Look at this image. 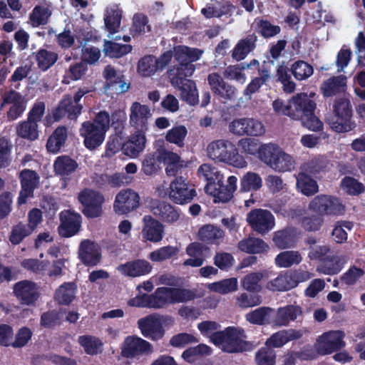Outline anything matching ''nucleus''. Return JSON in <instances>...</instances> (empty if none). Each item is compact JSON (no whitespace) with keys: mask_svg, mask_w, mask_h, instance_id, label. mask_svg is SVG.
Listing matches in <instances>:
<instances>
[{"mask_svg":"<svg viewBox=\"0 0 365 365\" xmlns=\"http://www.w3.org/2000/svg\"><path fill=\"white\" fill-rule=\"evenodd\" d=\"M303 335L302 330L288 329L282 330L272 334L266 341V345L269 347H281L288 341L298 339Z\"/></svg>","mask_w":365,"mask_h":365,"instance_id":"obj_33","label":"nucleus"},{"mask_svg":"<svg viewBox=\"0 0 365 365\" xmlns=\"http://www.w3.org/2000/svg\"><path fill=\"white\" fill-rule=\"evenodd\" d=\"M262 297L257 294L243 292L238 294L236 297L237 306L242 309L256 307L262 304Z\"/></svg>","mask_w":365,"mask_h":365,"instance_id":"obj_64","label":"nucleus"},{"mask_svg":"<svg viewBox=\"0 0 365 365\" xmlns=\"http://www.w3.org/2000/svg\"><path fill=\"white\" fill-rule=\"evenodd\" d=\"M110 127V117L106 112H100L94 120L82 123L79 130L83 138V143L89 150L99 147L104 141L105 135Z\"/></svg>","mask_w":365,"mask_h":365,"instance_id":"obj_2","label":"nucleus"},{"mask_svg":"<svg viewBox=\"0 0 365 365\" xmlns=\"http://www.w3.org/2000/svg\"><path fill=\"white\" fill-rule=\"evenodd\" d=\"M291 70L294 78L302 81L310 77L314 72L313 67L304 61H298L292 65Z\"/></svg>","mask_w":365,"mask_h":365,"instance_id":"obj_63","label":"nucleus"},{"mask_svg":"<svg viewBox=\"0 0 365 365\" xmlns=\"http://www.w3.org/2000/svg\"><path fill=\"white\" fill-rule=\"evenodd\" d=\"M143 223L141 235L143 241L157 243L163 240L165 230L163 223L149 215L143 217Z\"/></svg>","mask_w":365,"mask_h":365,"instance_id":"obj_20","label":"nucleus"},{"mask_svg":"<svg viewBox=\"0 0 365 365\" xmlns=\"http://www.w3.org/2000/svg\"><path fill=\"white\" fill-rule=\"evenodd\" d=\"M38 66L42 71H46L58 60V54L51 50L40 49L36 55Z\"/></svg>","mask_w":365,"mask_h":365,"instance_id":"obj_55","label":"nucleus"},{"mask_svg":"<svg viewBox=\"0 0 365 365\" xmlns=\"http://www.w3.org/2000/svg\"><path fill=\"white\" fill-rule=\"evenodd\" d=\"M67 138V131L65 127H58L48 139L46 148L48 152L56 153L63 146Z\"/></svg>","mask_w":365,"mask_h":365,"instance_id":"obj_44","label":"nucleus"},{"mask_svg":"<svg viewBox=\"0 0 365 365\" xmlns=\"http://www.w3.org/2000/svg\"><path fill=\"white\" fill-rule=\"evenodd\" d=\"M309 210L321 215L339 216L345 212V205L341 200L333 195H319L309 202Z\"/></svg>","mask_w":365,"mask_h":365,"instance_id":"obj_8","label":"nucleus"},{"mask_svg":"<svg viewBox=\"0 0 365 365\" xmlns=\"http://www.w3.org/2000/svg\"><path fill=\"white\" fill-rule=\"evenodd\" d=\"M238 248L248 254H259L266 252L269 246L261 239L248 237L239 242Z\"/></svg>","mask_w":365,"mask_h":365,"instance_id":"obj_39","label":"nucleus"},{"mask_svg":"<svg viewBox=\"0 0 365 365\" xmlns=\"http://www.w3.org/2000/svg\"><path fill=\"white\" fill-rule=\"evenodd\" d=\"M150 263L145 259H136L118 266V271L123 275L138 277L148 274L152 270Z\"/></svg>","mask_w":365,"mask_h":365,"instance_id":"obj_27","label":"nucleus"},{"mask_svg":"<svg viewBox=\"0 0 365 365\" xmlns=\"http://www.w3.org/2000/svg\"><path fill=\"white\" fill-rule=\"evenodd\" d=\"M211 352V349L208 346L200 344L185 350L182 353V357L188 362H194L201 356L210 355Z\"/></svg>","mask_w":365,"mask_h":365,"instance_id":"obj_60","label":"nucleus"},{"mask_svg":"<svg viewBox=\"0 0 365 365\" xmlns=\"http://www.w3.org/2000/svg\"><path fill=\"white\" fill-rule=\"evenodd\" d=\"M171 84L180 91L181 98L191 106L198 103V92L195 83L188 79L180 77L171 78Z\"/></svg>","mask_w":365,"mask_h":365,"instance_id":"obj_25","label":"nucleus"},{"mask_svg":"<svg viewBox=\"0 0 365 365\" xmlns=\"http://www.w3.org/2000/svg\"><path fill=\"white\" fill-rule=\"evenodd\" d=\"M175 58L180 63L196 61L200 58L202 51L197 48H190L179 46L174 49Z\"/></svg>","mask_w":365,"mask_h":365,"instance_id":"obj_49","label":"nucleus"},{"mask_svg":"<svg viewBox=\"0 0 365 365\" xmlns=\"http://www.w3.org/2000/svg\"><path fill=\"white\" fill-rule=\"evenodd\" d=\"M294 165L295 160L293 156L282 148L269 168L276 172L284 173L294 169Z\"/></svg>","mask_w":365,"mask_h":365,"instance_id":"obj_40","label":"nucleus"},{"mask_svg":"<svg viewBox=\"0 0 365 365\" xmlns=\"http://www.w3.org/2000/svg\"><path fill=\"white\" fill-rule=\"evenodd\" d=\"M289 271L282 272L274 279L269 281L266 288L272 292H287L294 289Z\"/></svg>","mask_w":365,"mask_h":365,"instance_id":"obj_36","label":"nucleus"},{"mask_svg":"<svg viewBox=\"0 0 365 365\" xmlns=\"http://www.w3.org/2000/svg\"><path fill=\"white\" fill-rule=\"evenodd\" d=\"M159 71L157 65V58L153 56H146L142 58L138 65V73L144 77H149Z\"/></svg>","mask_w":365,"mask_h":365,"instance_id":"obj_54","label":"nucleus"},{"mask_svg":"<svg viewBox=\"0 0 365 365\" xmlns=\"http://www.w3.org/2000/svg\"><path fill=\"white\" fill-rule=\"evenodd\" d=\"M19 177L21 191L17 202L19 205H23L29 198L33 197L34 190L38 187L40 178L35 171L27 169L21 171Z\"/></svg>","mask_w":365,"mask_h":365,"instance_id":"obj_16","label":"nucleus"},{"mask_svg":"<svg viewBox=\"0 0 365 365\" xmlns=\"http://www.w3.org/2000/svg\"><path fill=\"white\" fill-rule=\"evenodd\" d=\"M296 235L292 230H282L274 233L273 241L279 248L284 249L294 244Z\"/></svg>","mask_w":365,"mask_h":365,"instance_id":"obj_61","label":"nucleus"},{"mask_svg":"<svg viewBox=\"0 0 365 365\" xmlns=\"http://www.w3.org/2000/svg\"><path fill=\"white\" fill-rule=\"evenodd\" d=\"M78 200L84 205L83 213L89 217H96L101 214L103 196L92 190L86 189L78 195Z\"/></svg>","mask_w":365,"mask_h":365,"instance_id":"obj_15","label":"nucleus"},{"mask_svg":"<svg viewBox=\"0 0 365 365\" xmlns=\"http://www.w3.org/2000/svg\"><path fill=\"white\" fill-rule=\"evenodd\" d=\"M78 165L71 158L67 156H61L56 158L54 163L56 173L61 175H68L73 173Z\"/></svg>","mask_w":365,"mask_h":365,"instance_id":"obj_57","label":"nucleus"},{"mask_svg":"<svg viewBox=\"0 0 365 365\" xmlns=\"http://www.w3.org/2000/svg\"><path fill=\"white\" fill-rule=\"evenodd\" d=\"M149 209L155 217L165 223L173 224L180 218L179 211L165 201L152 200Z\"/></svg>","mask_w":365,"mask_h":365,"instance_id":"obj_19","label":"nucleus"},{"mask_svg":"<svg viewBox=\"0 0 365 365\" xmlns=\"http://www.w3.org/2000/svg\"><path fill=\"white\" fill-rule=\"evenodd\" d=\"M297 187L302 194L307 196L314 195L318 191L317 182L305 173H300L298 175Z\"/></svg>","mask_w":365,"mask_h":365,"instance_id":"obj_52","label":"nucleus"},{"mask_svg":"<svg viewBox=\"0 0 365 365\" xmlns=\"http://www.w3.org/2000/svg\"><path fill=\"white\" fill-rule=\"evenodd\" d=\"M263 277L262 272H250L241 279V285L248 292H259L261 290L259 282Z\"/></svg>","mask_w":365,"mask_h":365,"instance_id":"obj_56","label":"nucleus"},{"mask_svg":"<svg viewBox=\"0 0 365 365\" xmlns=\"http://www.w3.org/2000/svg\"><path fill=\"white\" fill-rule=\"evenodd\" d=\"M207 81L213 93L222 99L232 101L236 98V88L233 86L227 83L218 73H210L207 76Z\"/></svg>","mask_w":365,"mask_h":365,"instance_id":"obj_21","label":"nucleus"},{"mask_svg":"<svg viewBox=\"0 0 365 365\" xmlns=\"http://www.w3.org/2000/svg\"><path fill=\"white\" fill-rule=\"evenodd\" d=\"M293 97L289 100L288 104H285L282 100L276 99L272 102L274 111L278 115H287L292 118H296L297 115L293 103Z\"/></svg>","mask_w":365,"mask_h":365,"instance_id":"obj_62","label":"nucleus"},{"mask_svg":"<svg viewBox=\"0 0 365 365\" xmlns=\"http://www.w3.org/2000/svg\"><path fill=\"white\" fill-rule=\"evenodd\" d=\"M78 257L86 266H96L101 259V247L88 240L82 241L78 247Z\"/></svg>","mask_w":365,"mask_h":365,"instance_id":"obj_23","label":"nucleus"},{"mask_svg":"<svg viewBox=\"0 0 365 365\" xmlns=\"http://www.w3.org/2000/svg\"><path fill=\"white\" fill-rule=\"evenodd\" d=\"M174 324V319L169 316L151 314L140 319L138 322V328L142 334L152 340H159L165 334L163 326L169 327Z\"/></svg>","mask_w":365,"mask_h":365,"instance_id":"obj_7","label":"nucleus"},{"mask_svg":"<svg viewBox=\"0 0 365 365\" xmlns=\"http://www.w3.org/2000/svg\"><path fill=\"white\" fill-rule=\"evenodd\" d=\"M302 260L301 254L297 251H284L278 254L274 262L277 267L288 268L294 264H299Z\"/></svg>","mask_w":365,"mask_h":365,"instance_id":"obj_46","label":"nucleus"},{"mask_svg":"<svg viewBox=\"0 0 365 365\" xmlns=\"http://www.w3.org/2000/svg\"><path fill=\"white\" fill-rule=\"evenodd\" d=\"M1 108L8 107L6 117L9 120L20 118L26 108V101L19 93L10 91L2 97Z\"/></svg>","mask_w":365,"mask_h":365,"instance_id":"obj_14","label":"nucleus"},{"mask_svg":"<svg viewBox=\"0 0 365 365\" xmlns=\"http://www.w3.org/2000/svg\"><path fill=\"white\" fill-rule=\"evenodd\" d=\"M152 344L135 336H128L121 345V355L127 358H135L139 356L153 353Z\"/></svg>","mask_w":365,"mask_h":365,"instance_id":"obj_11","label":"nucleus"},{"mask_svg":"<svg viewBox=\"0 0 365 365\" xmlns=\"http://www.w3.org/2000/svg\"><path fill=\"white\" fill-rule=\"evenodd\" d=\"M61 225L58 227L59 235L63 237H69L76 235L81 227L80 215L64 210L60 215Z\"/></svg>","mask_w":365,"mask_h":365,"instance_id":"obj_26","label":"nucleus"},{"mask_svg":"<svg viewBox=\"0 0 365 365\" xmlns=\"http://www.w3.org/2000/svg\"><path fill=\"white\" fill-rule=\"evenodd\" d=\"M122 11L117 5L108 7L104 15V22L106 29L110 34L118 31L120 26Z\"/></svg>","mask_w":365,"mask_h":365,"instance_id":"obj_34","label":"nucleus"},{"mask_svg":"<svg viewBox=\"0 0 365 365\" xmlns=\"http://www.w3.org/2000/svg\"><path fill=\"white\" fill-rule=\"evenodd\" d=\"M209 248L200 242H192L186 248V253L190 258L183 262L184 266L199 267L202 266L207 257L206 252Z\"/></svg>","mask_w":365,"mask_h":365,"instance_id":"obj_28","label":"nucleus"},{"mask_svg":"<svg viewBox=\"0 0 365 365\" xmlns=\"http://www.w3.org/2000/svg\"><path fill=\"white\" fill-rule=\"evenodd\" d=\"M229 130L238 136L261 137L266 133V127L262 121L257 118H240L230 123Z\"/></svg>","mask_w":365,"mask_h":365,"instance_id":"obj_10","label":"nucleus"},{"mask_svg":"<svg viewBox=\"0 0 365 365\" xmlns=\"http://www.w3.org/2000/svg\"><path fill=\"white\" fill-rule=\"evenodd\" d=\"M139 204L138 194L130 189H125L115 196L113 210L118 215H125L137 209Z\"/></svg>","mask_w":365,"mask_h":365,"instance_id":"obj_13","label":"nucleus"},{"mask_svg":"<svg viewBox=\"0 0 365 365\" xmlns=\"http://www.w3.org/2000/svg\"><path fill=\"white\" fill-rule=\"evenodd\" d=\"M256 41L257 36L254 34L239 41L232 51V57L236 61L243 60L255 48Z\"/></svg>","mask_w":365,"mask_h":365,"instance_id":"obj_35","label":"nucleus"},{"mask_svg":"<svg viewBox=\"0 0 365 365\" xmlns=\"http://www.w3.org/2000/svg\"><path fill=\"white\" fill-rule=\"evenodd\" d=\"M237 177L231 175L228 177L225 185H224L223 182L222 185H217L215 187L210 184L205 188V192L213 197L215 202H227L232 198L233 194L237 187Z\"/></svg>","mask_w":365,"mask_h":365,"instance_id":"obj_17","label":"nucleus"},{"mask_svg":"<svg viewBox=\"0 0 365 365\" xmlns=\"http://www.w3.org/2000/svg\"><path fill=\"white\" fill-rule=\"evenodd\" d=\"M16 130L18 136L26 140H35L38 137V124L28 118L19 123Z\"/></svg>","mask_w":365,"mask_h":365,"instance_id":"obj_47","label":"nucleus"},{"mask_svg":"<svg viewBox=\"0 0 365 365\" xmlns=\"http://www.w3.org/2000/svg\"><path fill=\"white\" fill-rule=\"evenodd\" d=\"M292 102L299 115L295 119L300 120L304 127L314 132L323 129V123L314 114L316 103L306 93H299L293 96Z\"/></svg>","mask_w":365,"mask_h":365,"instance_id":"obj_6","label":"nucleus"},{"mask_svg":"<svg viewBox=\"0 0 365 365\" xmlns=\"http://www.w3.org/2000/svg\"><path fill=\"white\" fill-rule=\"evenodd\" d=\"M179 252L177 247L165 246L151 252L148 258L154 262H160L170 259L175 256Z\"/></svg>","mask_w":365,"mask_h":365,"instance_id":"obj_59","label":"nucleus"},{"mask_svg":"<svg viewBox=\"0 0 365 365\" xmlns=\"http://www.w3.org/2000/svg\"><path fill=\"white\" fill-rule=\"evenodd\" d=\"M344 336V333L339 330L324 332L317 339L314 350L311 348L304 349L301 357L308 360L315 359L318 355L331 354L345 346Z\"/></svg>","mask_w":365,"mask_h":365,"instance_id":"obj_3","label":"nucleus"},{"mask_svg":"<svg viewBox=\"0 0 365 365\" xmlns=\"http://www.w3.org/2000/svg\"><path fill=\"white\" fill-rule=\"evenodd\" d=\"M346 84V78L344 76L333 77L324 81L321 91L326 97L332 96L344 91Z\"/></svg>","mask_w":365,"mask_h":365,"instance_id":"obj_38","label":"nucleus"},{"mask_svg":"<svg viewBox=\"0 0 365 365\" xmlns=\"http://www.w3.org/2000/svg\"><path fill=\"white\" fill-rule=\"evenodd\" d=\"M130 124L137 129L146 130L148 121L153 116L151 108L140 102H133L130 107Z\"/></svg>","mask_w":365,"mask_h":365,"instance_id":"obj_18","label":"nucleus"},{"mask_svg":"<svg viewBox=\"0 0 365 365\" xmlns=\"http://www.w3.org/2000/svg\"><path fill=\"white\" fill-rule=\"evenodd\" d=\"M132 50L130 45L120 44L110 41H104L103 52L110 58H120Z\"/></svg>","mask_w":365,"mask_h":365,"instance_id":"obj_53","label":"nucleus"},{"mask_svg":"<svg viewBox=\"0 0 365 365\" xmlns=\"http://www.w3.org/2000/svg\"><path fill=\"white\" fill-rule=\"evenodd\" d=\"M224 232L220 228L212 225H206L198 231L199 238L209 243L218 244L224 237Z\"/></svg>","mask_w":365,"mask_h":365,"instance_id":"obj_45","label":"nucleus"},{"mask_svg":"<svg viewBox=\"0 0 365 365\" xmlns=\"http://www.w3.org/2000/svg\"><path fill=\"white\" fill-rule=\"evenodd\" d=\"M281 149L282 148L276 143L262 144L259 146L258 158L262 163L270 167Z\"/></svg>","mask_w":365,"mask_h":365,"instance_id":"obj_50","label":"nucleus"},{"mask_svg":"<svg viewBox=\"0 0 365 365\" xmlns=\"http://www.w3.org/2000/svg\"><path fill=\"white\" fill-rule=\"evenodd\" d=\"M158 192L161 197L168 195L171 201L178 205L189 203L196 195L195 189L190 188L182 177L177 178L172 181L166 192L160 187L158 188Z\"/></svg>","mask_w":365,"mask_h":365,"instance_id":"obj_9","label":"nucleus"},{"mask_svg":"<svg viewBox=\"0 0 365 365\" xmlns=\"http://www.w3.org/2000/svg\"><path fill=\"white\" fill-rule=\"evenodd\" d=\"M81 110L80 105L73 104L70 96H65L55 110L53 118L55 120H59L65 116L70 119H74L81 113Z\"/></svg>","mask_w":365,"mask_h":365,"instance_id":"obj_31","label":"nucleus"},{"mask_svg":"<svg viewBox=\"0 0 365 365\" xmlns=\"http://www.w3.org/2000/svg\"><path fill=\"white\" fill-rule=\"evenodd\" d=\"M346 262V257H333L331 259L322 262V263L317 266V270L324 274H335L341 271Z\"/></svg>","mask_w":365,"mask_h":365,"instance_id":"obj_48","label":"nucleus"},{"mask_svg":"<svg viewBox=\"0 0 365 365\" xmlns=\"http://www.w3.org/2000/svg\"><path fill=\"white\" fill-rule=\"evenodd\" d=\"M145 144V135L140 132H136L123 144V150L125 155L135 158L144 150Z\"/></svg>","mask_w":365,"mask_h":365,"instance_id":"obj_30","label":"nucleus"},{"mask_svg":"<svg viewBox=\"0 0 365 365\" xmlns=\"http://www.w3.org/2000/svg\"><path fill=\"white\" fill-rule=\"evenodd\" d=\"M187 134L185 126L179 125L170 129L166 135L165 140L181 148L184 145V140Z\"/></svg>","mask_w":365,"mask_h":365,"instance_id":"obj_58","label":"nucleus"},{"mask_svg":"<svg viewBox=\"0 0 365 365\" xmlns=\"http://www.w3.org/2000/svg\"><path fill=\"white\" fill-rule=\"evenodd\" d=\"M14 293L21 304L31 305L38 299L39 289L35 283L24 280L14 284Z\"/></svg>","mask_w":365,"mask_h":365,"instance_id":"obj_22","label":"nucleus"},{"mask_svg":"<svg viewBox=\"0 0 365 365\" xmlns=\"http://www.w3.org/2000/svg\"><path fill=\"white\" fill-rule=\"evenodd\" d=\"M351 117L334 115L328 119V123L331 128L339 133H346L352 130L356 125L351 120Z\"/></svg>","mask_w":365,"mask_h":365,"instance_id":"obj_51","label":"nucleus"},{"mask_svg":"<svg viewBox=\"0 0 365 365\" xmlns=\"http://www.w3.org/2000/svg\"><path fill=\"white\" fill-rule=\"evenodd\" d=\"M78 342L88 355H97L103 350V343L98 337L93 335L79 336Z\"/></svg>","mask_w":365,"mask_h":365,"instance_id":"obj_37","label":"nucleus"},{"mask_svg":"<svg viewBox=\"0 0 365 365\" xmlns=\"http://www.w3.org/2000/svg\"><path fill=\"white\" fill-rule=\"evenodd\" d=\"M76 286L73 282L61 285L56 291L54 299L60 304L68 305L76 297Z\"/></svg>","mask_w":365,"mask_h":365,"instance_id":"obj_43","label":"nucleus"},{"mask_svg":"<svg viewBox=\"0 0 365 365\" xmlns=\"http://www.w3.org/2000/svg\"><path fill=\"white\" fill-rule=\"evenodd\" d=\"M245 339L246 335L243 329L229 327L213 334L211 341L223 351L234 353L242 351L248 347L249 344Z\"/></svg>","mask_w":365,"mask_h":365,"instance_id":"obj_4","label":"nucleus"},{"mask_svg":"<svg viewBox=\"0 0 365 365\" xmlns=\"http://www.w3.org/2000/svg\"><path fill=\"white\" fill-rule=\"evenodd\" d=\"M240 185L242 192L257 191L262 187V178L259 174L248 171L240 178Z\"/></svg>","mask_w":365,"mask_h":365,"instance_id":"obj_42","label":"nucleus"},{"mask_svg":"<svg viewBox=\"0 0 365 365\" xmlns=\"http://www.w3.org/2000/svg\"><path fill=\"white\" fill-rule=\"evenodd\" d=\"M274 309L269 307H262L247 313L245 319L252 324L273 326Z\"/></svg>","mask_w":365,"mask_h":365,"instance_id":"obj_29","label":"nucleus"},{"mask_svg":"<svg viewBox=\"0 0 365 365\" xmlns=\"http://www.w3.org/2000/svg\"><path fill=\"white\" fill-rule=\"evenodd\" d=\"M302 315V309L299 305L289 304L279 307L277 310L274 309L273 327H287Z\"/></svg>","mask_w":365,"mask_h":365,"instance_id":"obj_24","label":"nucleus"},{"mask_svg":"<svg viewBox=\"0 0 365 365\" xmlns=\"http://www.w3.org/2000/svg\"><path fill=\"white\" fill-rule=\"evenodd\" d=\"M207 156L218 163H223L237 168H245L247 162L240 154L236 145L228 140L220 139L211 142L207 148Z\"/></svg>","mask_w":365,"mask_h":365,"instance_id":"obj_1","label":"nucleus"},{"mask_svg":"<svg viewBox=\"0 0 365 365\" xmlns=\"http://www.w3.org/2000/svg\"><path fill=\"white\" fill-rule=\"evenodd\" d=\"M194 291L175 288L159 287L150 295V308L162 309L170 304L182 303L195 298Z\"/></svg>","mask_w":365,"mask_h":365,"instance_id":"obj_5","label":"nucleus"},{"mask_svg":"<svg viewBox=\"0 0 365 365\" xmlns=\"http://www.w3.org/2000/svg\"><path fill=\"white\" fill-rule=\"evenodd\" d=\"M247 220L252 228L260 234L272 230L275 222L273 215L268 210L256 209L248 213Z\"/></svg>","mask_w":365,"mask_h":365,"instance_id":"obj_12","label":"nucleus"},{"mask_svg":"<svg viewBox=\"0 0 365 365\" xmlns=\"http://www.w3.org/2000/svg\"><path fill=\"white\" fill-rule=\"evenodd\" d=\"M207 287L211 292L225 295L237 290L238 280L236 277L227 278L210 283Z\"/></svg>","mask_w":365,"mask_h":365,"instance_id":"obj_41","label":"nucleus"},{"mask_svg":"<svg viewBox=\"0 0 365 365\" xmlns=\"http://www.w3.org/2000/svg\"><path fill=\"white\" fill-rule=\"evenodd\" d=\"M197 175L199 178L207 182L205 189L210 184L215 187L217 185H222L224 180L223 174L217 168L209 163L201 165L197 170Z\"/></svg>","mask_w":365,"mask_h":365,"instance_id":"obj_32","label":"nucleus"}]
</instances>
